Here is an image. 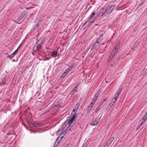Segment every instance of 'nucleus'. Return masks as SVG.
<instances>
[{
	"label": "nucleus",
	"instance_id": "obj_42",
	"mask_svg": "<svg viewBox=\"0 0 147 147\" xmlns=\"http://www.w3.org/2000/svg\"><path fill=\"white\" fill-rule=\"evenodd\" d=\"M122 90V88H121L119 89L118 91H119L120 92H121Z\"/></svg>",
	"mask_w": 147,
	"mask_h": 147
},
{
	"label": "nucleus",
	"instance_id": "obj_13",
	"mask_svg": "<svg viewBox=\"0 0 147 147\" xmlns=\"http://www.w3.org/2000/svg\"><path fill=\"white\" fill-rule=\"evenodd\" d=\"M80 84L79 83H78L76 86L73 89V90H74L75 92L77 90V89L80 86Z\"/></svg>",
	"mask_w": 147,
	"mask_h": 147
},
{
	"label": "nucleus",
	"instance_id": "obj_2",
	"mask_svg": "<svg viewBox=\"0 0 147 147\" xmlns=\"http://www.w3.org/2000/svg\"><path fill=\"white\" fill-rule=\"evenodd\" d=\"M96 16V14L94 12H92L89 16L88 20L85 24H87V25L88 26L90 25L94 22Z\"/></svg>",
	"mask_w": 147,
	"mask_h": 147
},
{
	"label": "nucleus",
	"instance_id": "obj_14",
	"mask_svg": "<svg viewBox=\"0 0 147 147\" xmlns=\"http://www.w3.org/2000/svg\"><path fill=\"white\" fill-rule=\"evenodd\" d=\"M147 119V114L146 113L144 116L142 118V120H144L145 121H146Z\"/></svg>",
	"mask_w": 147,
	"mask_h": 147
},
{
	"label": "nucleus",
	"instance_id": "obj_19",
	"mask_svg": "<svg viewBox=\"0 0 147 147\" xmlns=\"http://www.w3.org/2000/svg\"><path fill=\"white\" fill-rule=\"evenodd\" d=\"M14 57L13 55L12 54L10 55H9L7 56V57L9 58L10 59H11Z\"/></svg>",
	"mask_w": 147,
	"mask_h": 147
},
{
	"label": "nucleus",
	"instance_id": "obj_31",
	"mask_svg": "<svg viewBox=\"0 0 147 147\" xmlns=\"http://www.w3.org/2000/svg\"><path fill=\"white\" fill-rule=\"evenodd\" d=\"M141 121H142V123L140 124L141 126L146 121H145V120H143L142 121V120H141Z\"/></svg>",
	"mask_w": 147,
	"mask_h": 147
},
{
	"label": "nucleus",
	"instance_id": "obj_44",
	"mask_svg": "<svg viewBox=\"0 0 147 147\" xmlns=\"http://www.w3.org/2000/svg\"><path fill=\"white\" fill-rule=\"evenodd\" d=\"M2 84H3L4 85H5V84H4V82H3L2 83Z\"/></svg>",
	"mask_w": 147,
	"mask_h": 147
},
{
	"label": "nucleus",
	"instance_id": "obj_38",
	"mask_svg": "<svg viewBox=\"0 0 147 147\" xmlns=\"http://www.w3.org/2000/svg\"><path fill=\"white\" fill-rule=\"evenodd\" d=\"M116 52V51H114V50H113L111 53L112 54L113 53V54L115 55Z\"/></svg>",
	"mask_w": 147,
	"mask_h": 147
},
{
	"label": "nucleus",
	"instance_id": "obj_27",
	"mask_svg": "<svg viewBox=\"0 0 147 147\" xmlns=\"http://www.w3.org/2000/svg\"><path fill=\"white\" fill-rule=\"evenodd\" d=\"M95 102H94V101H92L91 102V103L90 104V106L92 107H93L95 103Z\"/></svg>",
	"mask_w": 147,
	"mask_h": 147
},
{
	"label": "nucleus",
	"instance_id": "obj_47",
	"mask_svg": "<svg viewBox=\"0 0 147 147\" xmlns=\"http://www.w3.org/2000/svg\"><path fill=\"white\" fill-rule=\"evenodd\" d=\"M63 136H62V137H61L62 138H63Z\"/></svg>",
	"mask_w": 147,
	"mask_h": 147
},
{
	"label": "nucleus",
	"instance_id": "obj_20",
	"mask_svg": "<svg viewBox=\"0 0 147 147\" xmlns=\"http://www.w3.org/2000/svg\"><path fill=\"white\" fill-rule=\"evenodd\" d=\"M92 108V107L90 106L88 107V111H87V113H90Z\"/></svg>",
	"mask_w": 147,
	"mask_h": 147
},
{
	"label": "nucleus",
	"instance_id": "obj_46",
	"mask_svg": "<svg viewBox=\"0 0 147 147\" xmlns=\"http://www.w3.org/2000/svg\"><path fill=\"white\" fill-rule=\"evenodd\" d=\"M71 117V116H70V117H69V118H70V117Z\"/></svg>",
	"mask_w": 147,
	"mask_h": 147
},
{
	"label": "nucleus",
	"instance_id": "obj_17",
	"mask_svg": "<svg viewBox=\"0 0 147 147\" xmlns=\"http://www.w3.org/2000/svg\"><path fill=\"white\" fill-rule=\"evenodd\" d=\"M74 65L75 64H71L70 67H69L68 68V69H69L70 71L71 69L73 68V67H74Z\"/></svg>",
	"mask_w": 147,
	"mask_h": 147
},
{
	"label": "nucleus",
	"instance_id": "obj_1",
	"mask_svg": "<svg viewBox=\"0 0 147 147\" xmlns=\"http://www.w3.org/2000/svg\"><path fill=\"white\" fill-rule=\"evenodd\" d=\"M116 6V5L113 3L109 4L107 7L104 13L102 14L101 16H103L105 14H106L105 16H106V14L109 16L112 12L113 10Z\"/></svg>",
	"mask_w": 147,
	"mask_h": 147
},
{
	"label": "nucleus",
	"instance_id": "obj_36",
	"mask_svg": "<svg viewBox=\"0 0 147 147\" xmlns=\"http://www.w3.org/2000/svg\"><path fill=\"white\" fill-rule=\"evenodd\" d=\"M75 113H75H75L72 111L71 113V116H74V114Z\"/></svg>",
	"mask_w": 147,
	"mask_h": 147
},
{
	"label": "nucleus",
	"instance_id": "obj_7",
	"mask_svg": "<svg viewBox=\"0 0 147 147\" xmlns=\"http://www.w3.org/2000/svg\"><path fill=\"white\" fill-rule=\"evenodd\" d=\"M103 106L102 105H100L96 108L95 110V112L97 113L98 111L100 110L103 107Z\"/></svg>",
	"mask_w": 147,
	"mask_h": 147
},
{
	"label": "nucleus",
	"instance_id": "obj_32",
	"mask_svg": "<svg viewBox=\"0 0 147 147\" xmlns=\"http://www.w3.org/2000/svg\"><path fill=\"white\" fill-rule=\"evenodd\" d=\"M18 49L13 53H12V54H13V55L14 56V55L16 54V53Z\"/></svg>",
	"mask_w": 147,
	"mask_h": 147
},
{
	"label": "nucleus",
	"instance_id": "obj_34",
	"mask_svg": "<svg viewBox=\"0 0 147 147\" xmlns=\"http://www.w3.org/2000/svg\"><path fill=\"white\" fill-rule=\"evenodd\" d=\"M67 74H65V73L64 72L63 73V74L62 76L63 77V78H64V77Z\"/></svg>",
	"mask_w": 147,
	"mask_h": 147
},
{
	"label": "nucleus",
	"instance_id": "obj_43",
	"mask_svg": "<svg viewBox=\"0 0 147 147\" xmlns=\"http://www.w3.org/2000/svg\"><path fill=\"white\" fill-rule=\"evenodd\" d=\"M82 147H86L85 145H83Z\"/></svg>",
	"mask_w": 147,
	"mask_h": 147
},
{
	"label": "nucleus",
	"instance_id": "obj_11",
	"mask_svg": "<svg viewBox=\"0 0 147 147\" xmlns=\"http://www.w3.org/2000/svg\"><path fill=\"white\" fill-rule=\"evenodd\" d=\"M119 44H117L116 46L114 47V49L113 50H114V51H117L119 48Z\"/></svg>",
	"mask_w": 147,
	"mask_h": 147
},
{
	"label": "nucleus",
	"instance_id": "obj_12",
	"mask_svg": "<svg viewBox=\"0 0 147 147\" xmlns=\"http://www.w3.org/2000/svg\"><path fill=\"white\" fill-rule=\"evenodd\" d=\"M25 15V13H22L21 15L19 17V18L18 19V21L19 22L20 21V20Z\"/></svg>",
	"mask_w": 147,
	"mask_h": 147
},
{
	"label": "nucleus",
	"instance_id": "obj_5",
	"mask_svg": "<svg viewBox=\"0 0 147 147\" xmlns=\"http://www.w3.org/2000/svg\"><path fill=\"white\" fill-rule=\"evenodd\" d=\"M67 124H68L67 121H66L62 127L61 128V129H59L58 130V131L59 132L60 131H62L65 128Z\"/></svg>",
	"mask_w": 147,
	"mask_h": 147
},
{
	"label": "nucleus",
	"instance_id": "obj_10",
	"mask_svg": "<svg viewBox=\"0 0 147 147\" xmlns=\"http://www.w3.org/2000/svg\"><path fill=\"white\" fill-rule=\"evenodd\" d=\"M98 123H99L98 121L96 120L92 122L90 124L92 125H96L98 124Z\"/></svg>",
	"mask_w": 147,
	"mask_h": 147
},
{
	"label": "nucleus",
	"instance_id": "obj_22",
	"mask_svg": "<svg viewBox=\"0 0 147 147\" xmlns=\"http://www.w3.org/2000/svg\"><path fill=\"white\" fill-rule=\"evenodd\" d=\"M57 140H56V142L55 143V144L54 145V147H56L58 145V144H59V142H57Z\"/></svg>",
	"mask_w": 147,
	"mask_h": 147
},
{
	"label": "nucleus",
	"instance_id": "obj_45",
	"mask_svg": "<svg viewBox=\"0 0 147 147\" xmlns=\"http://www.w3.org/2000/svg\"><path fill=\"white\" fill-rule=\"evenodd\" d=\"M3 79H4V81H5L6 80V79L5 78H4Z\"/></svg>",
	"mask_w": 147,
	"mask_h": 147
},
{
	"label": "nucleus",
	"instance_id": "obj_16",
	"mask_svg": "<svg viewBox=\"0 0 147 147\" xmlns=\"http://www.w3.org/2000/svg\"><path fill=\"white\" fill-rule=\"evenodd\" d=\"M116 101V100H115L114 98H113L111 102L110 103V105H113L115 103Z\"/></svg>",
	"mask_w": 147,
	"mask_h": 147
},
{
	"label": "nucleus",
	"instance_id": "obj_23",
	"mask_svg": "<svg viewBox=\"0 0 147 147\" xmlns=\"http://www.w3.org/2000/svg\"><path fill=\"white\" fill-rule=\"evenodd\" d=\"M101 41V40H100V39L97 38V39L95 43H97V45H98V44L99 43V42H100Z\"/></svg>",
	"mask_w": 147,
	"mask_h": 147
},
{
	"label": "nucleus",
	"instance_id": "obj_30",
	"mask_svg": "<svg viewBox=\"0 0 147 147\" xmlns=\"http://www.w3.org/2000/svg\"><path fill=\"white\" fill-rule=\"evenodd\" d=\"M39 24L38 23H37L36 24V25L35 26H34V28L35 29H36V28L38 27V26H39Z\"/></svg>",
	"mask_w": 147,
	"mask_h": 147
},
{
	"label": "nucleus",
	"instance_id": "obj_24",
	"mask_svg": "<svg viewBox=\"0 0 147 147\" xmlns=\"http://www.w3.org/2000/svg\"><path fill=\"white\" fill-rule=\"evenodd\" d=\"M78 108V106L77 108L76 107L75 109H73L72 111L75 113H76L77 111Z\"/></svg>",
	"mask_w": 147,
	"mask_h": 147
},
{
	"label": "nucleus",
	"instance_id": "obj_18",
	"mask_svg": "<svg viewBox=\"0 0 147 147\" xmlns=\"http://www.w3.org/2000/svg\"><path fill=\"white\" fill-rule=\"evenodd\" d=\"M69 127H68L66 131H64L63 132V133H64L65 134L67 133V132L70 130Z\"/></svg>",
	"mask_w": 147,
	"mask_h": 147
},
{
	"label": "nucleus",
	"instance_id": "obj_4",
	"mask_svg": "<svg viewBox=\"0 0 147 147\" xmlns=\"http://www.w3.org/2000/svg\"><path fill=\"white\" fill-rule=\"evenodd\" d=\"M41 47V45L40 44L35 45L34 46L33 50L34 51H36L37 50L38 51L39 49H40Z\"/></svg>",
	"mask_w": 147,
	"mask_h": 147
},
{
	"label": "nucleus",
	"instance_id": "obj_3",
	"mask_svg": "<svg viewBox=\"0 0 147 147\" xmlns=\"http://www.w3.org/2000/svg\"><path fill=\"white\" fill-rule=\"evenodd\" d=\"M77 113H75L74 116H72L70 119H67L66 121H67L68 124H72V123L75 121V117L77 116Z\"/></svg>",
	"mask_w": 147,
	"mask_h": 147
},
{
	"label": "nucleus",
	"instance_id": "obj_6",
	"mask_svg": "<svg viewBox=\"0 0 147 147\" xmlns=\"http://www.w3.org/2000/svg\"><path fill=\"white\" fill-rule=\"evenodd\" d=\"M33 125L35 127H40L43 125V124L42 123H32Z\"/></svg>",
	"mask_w": 147,
	"mask_h": 147
},
{
	"label": "nucleus",
	"instance_id": "obj_25",
	"mask_svg": "<svg viewBox=\"0 0 147 147\" xmlns=\"http://www.w3.org/2000/svg\"><path fill=\"white\" fill-rule=\"evenodd\" d=\"M103 36V34H102L99 36V37L98 38L99 39H100V40H101V39L102 38Z\"/></svg>",
	"mask_w": 147,
	"mask_h": 147
},
{
	"label": "nucleus",
	"instance_id": "obj_9",
	"mask_svg": "<svg viewBox=\"0 0 147 147\" xmlns=\"http://www.w3.org/2000/svg\"><path fill=\"white\" fill-rule=\"evenodd\" d=\"M98 46V45H97V43H94L91 49V50L92 51L94 49L96 48Z\"/></svg>",
	"mask_w": 147,
	"mask_h": 147
},
{
	"label": "nucleus",
	"instance_id": "obj_35",
	"mask_svg": "<svg viewBox=\"0 0 147 147\" xmlns=\"http://www.w3.org/2000/svg\"><path fill=\"white\" fill-rule=\"evenodd\" d=\"M69 124V125L68 127H69L70 129L71 128V127L73 126V124Z\"/></svg>",
	"mask_w": 147,
	"mask_h": 147
},
{
	"label": "nucleus",
	"instance_id": "obj_39",
	"mask_svg": "<svg viewBox=\"0 0 147 147\" xmlns=\"http://www.w3.org/2000/svg\"><path fill=\"white\" fill-rule=\"evenodd\" d=\"M119 95L118 94H117V93L114 96L118 98Z\"/></svg>",
	"mask_w": 147,
	"mask_h": 147
},
{
	"label": "nucleus",
	"instance_id": "obj_41",
	"mask_svg": "<svg viewBox=\"0 0 147 147\" xmlns=\"http://www.w3.org/2000/svg\"><path fill=\"white\" fill-rule=\"evenodd\" d=\"M114 98V99L115 100H117V98L116 97L114 96V98Z\"/></svg>",
	"mask_w": 147,
	"mask_h": 147
},
{
	"label": "nucleus",
	"instance_id": "obj_21",
	"mask_svg": "<svg viewBox=\"0 0 147 147\" xmlns=\"http://www.w3.org/2000/svg\"><path fill=\"white\" fill-rule=\"evenodd\" d=\"M107 99V98H105L103 99L102 101L100 104V105H102L103 106V104L105 102V101H106Z\"/></svg>",
	"mask_w": 147,
	"mask_h": 147
},
{
	"label": "nucleus",
	"instance_id": "obj_26",
	"mask_svg": "<svg viewBox=\"0 0 147 147\" xmlns=\"http://www.w3.org/2000/svg\"><path fill=\"white\" fill-rule=\"evenodd\" d=\"M70 71L69 69H68L67 68V69H66L65 70V71L64 72L65 73V74H67Z\"/></svg>",
	"mask_w": 147,
	"mask_h": 147
},
{
	"label": "nucleus",
	"instance_id": "obj_28",
	"mask_svg": "<svg viewBox=\"0 0 147 147\" xmlns=\"http://www.w3.org/2000/svg\"><path fill=\"white\" fill-rule=\"evenodd\" d=\"M95 102H94V101H92L91 102V103L90 104V106L92 107H93L95 103Z\"/></svg>",
	"mask_w": 147,
	"mask_h": 147
},
{
	"label": "nucleus",
	"instance_id": "obj_8",
	"mask_svg": "<svg viewBox=\"0 0 147 147\" xmlns=\"http://www.w3.org/2000/svg\"><path fill=\"white\" fill-rule=\"evenodd\" d=\"M57 53V52L56 51H55L54 52L52 53L51 54V55L52 57H56Z\"/></svg>",
	"mask_w": 147,
	"mask_h": 147
},
{
	"label": "nucleus",
	"instance_id": "obj_40",
	"mask_svg": "<svg viewBox=\"0 0 147 147\" xmlns=\"http://www.w3.org/2000/svg\"><path fill=\"white\" fill-rule=\"evenodd\" d=\"M120 93L121 92H120L119 91H118L117 94H118L119 95L120 94Z\"/></svg>",
	"mask_w": 147,
	"mask_h": 147
},
{
	"label": "nucleus",
	"instance_id": "obj_37",
	"mask_svg": "<svg viewBox=\"0 0 147 147\" xmlns=\"http://www.w3.org/2000/svg\"><path fill=\"white\" fill-rule=\"evenodd\" d=\"M75 92L74 91V90H72L70 92V94L71 95H73L74 94V93H75Z\"/></svg>",
	"mask_w": 147,
	"mask_h": 147
},
{
	"label": "nucleus",
	"instance_id": "obj_15",
	"mask_svg": "<svg viewBox=\"0 0 147 147\" xmlns=\"http://www.w3.org/2000/svg\"><path fill=\"white\" fill-rule=\"evenodd\" d=\"M114 55H114L113 54V53L112 54L111 53L108 59V60L109 61L111 60L112 59V58H113V57H114Z\"/></svg>",
	"mask_w": 147,
	"mask_h": 147
},
{
	"label": "nucleus",
	"instance_id": "obj_33",
	"mask_svg": "<svg viewBox=\"0 0 147 147\" xmlns=\"http://www.w3.org/2000/svg\"><path fill=\"white\" fill-rule=\"evenodd\" d=\"M98 97H96V96H94V99H93V101H94V102H95V101L97 100V99H98Z\"/></svg>",
	"mask_w": 147,
	"mask_h": 147
},
{
	"label": "nucleus",
	"instance_id": "obj_29",
	"mask_svg": "<svg viewBox=\"0 0 147 147\" xmlns=\"http://www.w3.org/2000/svg\"><path fill=\"white\" fill-rule=\"evenodd\" d=\"M100 93V91H98L97 93L95 95V96H96V97H98Z\"/></svg>",
	"mask_w": 147,
	"mask_h": 147
}]
</instances>
